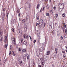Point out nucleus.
I'll return each mask as SVG.
<instances>
[{
  "mask_svg": "<svg viewBox=\"0 0 67 67\" xmlns=\"http://www.w3.org/2000/svg\"><path fill=\"white\" fill-rule=\"evenodd\" d=\"M23 36L24 38H26L28 40L29 39V35H27L26 34H25L23 35Z\"/></svg>",
  "mask_w": 67,
  "mask_h": 67,
  "instance_id": "nucleus-1",
  "label": "nucleus"
},
{
  "mask_svg": "<svg viewBox=\"0 0 67 67\" xmlns=\"http://www.w3.org/2000/svg\"><path fill=\"white\" fill-rule=\"evenodd\" d=\"M41 62L42 63V65H44V64H45V61H44V59H42L41 60Z\"/></svg>",
  "mask_w": 67,
  "mask_h": 67,
  "instance_id": "nucleus-2",
  "label": "nucleus"
},
{
  "mask_svg": "<svg viewBox=\"0 0 67 67\" xmlns=\"http://www.w3.org/2000/svg\"><path fill=\"white\" fill-rule=\"evenodd\" d=\"M24 31L25 33H27V28L25 27L24 28Z\"/></svg>",
  "mask_w": 67,
  "mask_h": 67,
  "instance_id": "nucleus-3",
  "label": "nucleus"
},
{
  "mask_svg": "<svg viewBox=\"0 0 67 67\" xmlns=\"http://www.w3.org/2000/svg\"><path fill=\"white\" fill-rule=\"evenodd\" d=\"M50 54V51H47V52L46 53V55H49Z\"/></svg>",
  "mask_w": 67,
  "mask_h": 67,
  "instance_id": "nucleus-4",
  "label": "nucleus"
},
{
  "mask_svg": "<svg viewBox=\"0 0 67 67\" xmlns=\"http://www.w3.org/2000/svg\"><path fill=\"white\" fill-rule=\"evenodd\" d=\"M2 34H3V31L0 29V37L2 36Z\"/></svg>",
  "mask_w": 67,
  "mask_h": 67,
  "instance_id": "nucleus-5",
  "label": "nucleus"
},
{
  "mask_svg": "<svg viewBox=\"0 0 67 67\" xmlns=\"http://www.w3.org/2000/svg\"><path fill=\"white\" fill-rule=\"evenodd\" d=\"M55 52H56V54H57V53L58 52V50L57 48H55Z\"/></svg>",
  "mask_w": 67,
  "mask_h": 67,
  "instance_id": "nucleus-6",
  "label": "nucleus"
},
{
  "mask_svg": "<svg viewBox=\"0 0 67 67\" xmlns=\"http://www.w3.org/2000/svg\"><path fill=\"white\" fill-rule=\"evenodd\" d=\"M22 63H23V62H22V61H21V60L19 62V65H21V64H22Z\"/></svg>",
  "mask_w": 67,
  "mask_h": 67,
  "instance_id": "nucleus-7",
  "label": "nucleus"
},
{
  "mask_svg": "<svg viewBox=\"0 0 67 67\" xmlns=\"http://www.w3.org/2000/svg\"><path fill=\"white\" fill-rule=\"evenodd\" d=\"M24 44L26 45V44H27V41H24Z\"/></svg>",
  "mask_w": 67,
  "mask_h": 67,
  "instance_id": "nucleus-8",
  "label": "nucleus"
},
{
  "mask_svg": "<svg viewBox=\"0 0 67 67\" xmlns=\"http://www.w3.org/2000/svg\"><path fill=\"white\" fill-rule=\"evenodd\" d=\"M40 4H38L37 6L36 9H38L39 8H40Z\"/></svg>",
  "mask_w": 67,
  "mask_h": 67,
  "instance_id": "nucleus-9",
  "label": "nucleus"
},
{
  "mask_svg": "<svg viewBox=\"0 0 67 67\" xmlns=\"http://www.w3.org/2000/svg\"><path fill=\"white\" fill-rule=\"evenodd\" d=\"M59 32L58 31H57V35L58 36H59L60 34Z\"/></svg>",
  "mask_w": 67,
  "mask_h": 67,
  "instance_id": "nucleus-10",
  "label": "nucleus"
},
{
  "mask_svg": "<svg viewBox=\"0 0 67 67\" xmlns=\"http://www.w3.org/2000/svg\"><path fill=\"white\" fill-rule=\"evenodd\" d=\"M58 9L59 10V11H62V9H61L59 7L58 8Z\"/></svg>",
  "mask_w": 67,
  "mask_h": 67,
  "instance_id": "nucleus-11",
  "label": "nucleus"
},
{
  "mask_svg": "<svg viewBox=\"0 0 67 67\" xmlns=\"http://www.w3.org/2000/svg\"><path fill=\"white\" fill-rule=\"evenodd\" d=\"M50 27H49V29L51 30L52 29V24L50 25Z\"/></svg>",
  "mask_w": 67,
  "mask_h": 67,
  "instance_id": "nucleus-12",
  "label": "nucleus"
},
{
  "mask_svg": "<svg viewBox=\"0 0 67 67\" xmlns=\"http://www.w3.org/2000/svg\"><path fill=\"white\" fill-rule=\"evenodd\" d=\"M39 22H41V23H43V21L42 19H40L39 21Z\"/></svg>",
  "mask_w": 67,
  "mask_h": 67,
  "instance_id": "nucleus-13",
  "label": "nucleus"
},
{
  "mask_svg": "<svg viewBox=\"0 0 67 67\" xmlns=\"http://www.w3.org/2000/svg\"><path fill=\"white\" fill-rule=\"evenodd\" d=\"M36 55L37 56H39L40 55V53H36Z\"/></svg>",
  "mask_w": 67,
  "mask_h": 67,
  "instance_id": "nucleus-14",
  "label": "nucleus"
},
{
  "mask_svg": "<svg viewBox=\"0 0 67 67\" xmlns=\"http://www.w3.org/2000/svg\"><path fill=\"white\" fill-rule=\"evenodd\" d=\"M49 59V57H46V60H48V59Z\"/></svg>",
  "mask_w": 67,
  "mask_h": 67,
  "instance_id": "nucleus-15",
  "label": "nucleus"
},
{
  "mask_svg": "<svg viewBox=\"0 0 67 67\" xmlns=\"http://www.w3.org/2000/svg\"><path fill=\"white\" fill-rule=\"evenodd\" d=\"M47 9H49V5H47Z\"/></svg>",
  "mask_w": 67,
  "mask_h": 67,
  "instance_id": "nucleus-16",
  "label": "nucleus"
},
{
  "mask_svg": "<svg viewBox=\"0 0 67 67\" xmlns=\"http://www.w3.org/2000/svg\"><path fill=\"white\" fill-rule=\"evenodd\" d=\"M13 42H13V44H14V43H15V41L14 40H13Z\"/></svg>",
  "mask_w": 67,
  "mask_h": 67,
  "instance_id": "nucleus-17",
  "label": "nucleus"
},
{
  "mask_svg": "<svg viewBox=\"0 0 67 67\" xmlns=\"http://www.w3.org/2000/svg\"><path fill=\"white\" fill-rule=\"evenodd\" d=\"M46 15L47 16H49V13H46Z\"/></svg>",
  "mask_w": 67,
  "mask_h": 67,
  "instance_id": "nucleus-18",
  "label": "nucleus"
},
{
  "mask_svg": "<svg viewBox=\"0 0 67 67\" xmlns=\"http://www.w3.org/2000/svg\"><path fill=\"white\" fill-rule=\"evenodd\" d=\"M12 53H13V54H16L15 52L14 51H13L12 52Z\"/></svg>",
  "mask_w": 67,
  "mask_h": 67,
  "instance_id": "nucleus-19",
  "label": "nucleus"
},
{
  "mask_svg": "<svg viewBox=\"0 0 67 67\" xmlns=\"http://www.w3.org/2000/svg\"><path fill=\"white\" fill-rule=\"evenodd\" d=\"M22 52H26V50L25 49H23L22 50Z\"/></svg>",
  "mask_w": 67,
  "mask_h": 67,
  "instance_id": "nucleus-20",
  "label": "nucleus"
},
{
  "mask_svg": "<svg viewBox=\"0 0 67 67\" xmlns=\"http://www.w3.org/2000/svg\"><path fill=\"white\" fill-rule=\"evenodd\" d=\"M62 16L63 17H64V16H65V14H63L62 15Z\"/></svg>",
  "mask_w": 67,
  "mask_h": 67,
  "instance_id": "nucleus-21",
  "label": "nucleus"
},
{
  "mask_svg": "<svg viewBox=\"0 0 67 67\" xmlns=\"http://www.w3.org/2000/svg\"><path fill=\"white\" fill-rule=\"evenodd\" d=\"M27 55H28V56H27V59L28 60H29V54H27Z\"/></svg>",
  "mask_w": 67,
  "mask_h": 67,
  "instance_id": "nucleus-22",
  "label": "nucleus"
},
{
  "mask_svg": "<svg viewBox=\"0 0 67 67\" xmlns=\"http://www.w3.org/2000/svg\"><path fill=\"white\" fill-rule=\"evenodd\" d=\"M39 20V18H38V17H37L36 18V20Z\"/></svg>",
  "mask_w": 67,
  "mask_h": 67,
  "instance_id": "nucleus-23",
  "label": "nucleus"
},
{
  "mask_svg": "<svg viewBox=\"0 0 67 67\" xmlns=\"http://www.w3.org/2000/svg\"><path fill=\"white\" fill-rule=\"evenodd\" d=\"M22 22L23 23L24 22H25V19H23V20H22Z\"/></svg>",
  "mask_w": 67,
  "mask_h": 67,
  "instance_id": "nucleus-24",
  "label": "nucleus"
},
{
  "mask_svg": "<svg viewBox=\"0 0 67 67\" xmlns=\"http://www.w3.org/2000/svg\"><path fill=\"white\" fill-rule=\"evenodd\" d=\"M13 38H12V40H14V41H15V37H13Z\"/></svg>",
  "mask_w": 67,
  "mask_h": 67,
  "instance_id": "nucleus-25",
  "label": "nucleus"
},
{
  "mask_svg": "<svg viewBox=\"0 0 67 67\" xmlns=\"http://www.w3.org/2000/svg\"><path fill=\"white\" fill-rule=\"evenodd\" d=\"M36 25L37 26H39V24L38 23H37L36 24Z\"/></svg>",
  "mask_w": 67,
  "mask_h": 67,
  "instance_id": "nucleus-26",
  "label": "nucleus"
},
{
  "mask_svg": "<svg viewBox=\"0 0 67 67\" xmlns=\"http://www.w3.org/2000/svg\"><path fill=\"white\" fill-rule=\"evenodd\" d=\"M13 47H12V46H10V49H12V48Z\"/></svg>",
  "mask_w": 67,
  "mask_h": 67,
  "instance_id": "nucleus-27",
  "label": "nucleus"
},
{
  "mask_svg": "<svg viewBox=\"0 0 67 67\" xmlns=\"http://www.w3.org/2000/svg\"><path fill=\"white\" fill-rule=\"evenodd\" d=\"M66 56V54H64L63 55V58H65V57Z\"/></svg>",
  "mask_w": 67,
  "mask_h": 67,
  "instance_id": "nucleus-28",
  "label": "nucleus"
},
{
  "mask_svg": "<svg viewBox=\"0 0 67 67\" xmlns=\"http://www.w3.org/2000/svg\"><path fill=\"white\" fill-rule=\"evenodd\" d=\"M57 25V23H55V24L54 25L55 26H56Z\"/></svg>",
  "mask_w": 67,
  "mask_h": 67,
  "instance_id": "nucleus-29",
  "label": "nucleus"
},
{
  "mask_svg": "<svg viewBox=\"0 0 67 67\" xmlns=\"http://www.w3.org/2000/svg\"><path fill=\"white\" fill-rule=\"evenodd\" d=\"M53 9L54 10H56V7H53Z\"/></svg>",
  "mask_w": 67,
  "mask_h": 67,
  "instance_id": "nucleus-30",
  "label": "nucleus"
},
{
  "mask_svg": "<svg viewBox=\"0 0 67 67\" xmlns=\"http://www.w3.org/2000/svg\"><path fill=\"white\" fill-rule=\"evenodd\" d=\"M61 40H63V37L62 36H61Z\"/></svg>",
  "mask_w": 67,
  "mask_h": 67,
  "instance_id": "nucleus-31",
  "label": "nucleus"
},
{
  "mask_svg": "<svg viewBox=\"0 0 67 67\" xmlns=\"http://www.w3.org/2000/svg\"><path fill=\"white\" fill-rule=\"evenodd\" d=\"M8 15H9V13H8L7 14V17L8 18Z\"/></svg>",
  "mask_w": 67,
  "mask_h": 67,
  "instance_id": "nucleus-32",
  "label": "nucleus"
},
{
  "mask_svg": "<svg viewBox=\"0 0 67 67\" xmlns=\"http://www.w3.org/2000/svg\"><path fill=\"white\" fill-rule=\"evenodd\" d=\"M2 37H1V39H0V41H2Z\"/></svg>",
  "mask_w": 67,
  "mask_h": 67,
  "instance_id": "nucleus-33",
  "label": "nucleus"
},
{
  "mask_svg": "<svg viewBox=\"0 0 67 67\" xmlns=\"http://www.w3.org/2000/svg\"><path fill=\"white\" fill-rule=\"evenodd\" d=\"M50 13H53V12H52V10H50Z\"/></svg>",
  "mask_w": 67,
  "mask_h": 67,
  "instance_id": "nucleus-34",
  "label": "nucleus"
},
{
  "mask_svg": "<svg viewBox=\"0 0 67 67\" xmlns=\"http://www.w3.org/2000/svg\"><path fill=\"white\" fill-rule=\"evenodd\" d=\"M12 31H13V32H14V29L12 28Z\"/></svg>",
  "mask_w": 67,
  "mask_h": 67,
  "instance_id": "nucleus-35",
  "label": "nucleus"
},
{
  "mask_svg": "<svg viewBox=\"0 0 67 67\" xmlns=\"http://www.w3.org/2000/svg\"><path fill=\"white\" fill-rule=\"evenodd\" d=\"M41 51H44V49H43V48L42 47L41 48Z\"/></svg>",
  "mask_w": 67,
  "mask_h": 67,
  "instance_id": "nucleus-36",
  "label": "nucleus"
},
{
  "mask_svg": "<svg viewBox=\"0 0 67 67\" xmlns=\"http://www.w3.org/2000/svg\"><path fill=\"white\" fill-rule=\"evenodd\" d=\"M11 51H10L9 52V55H10L11 54Z\"/></svg>",
  "mask_w": 67,
  "mask_h": 67,
  "instance_id": "nucleus-37",
  "label": "nucleus"
},
{
  "mask_svg": "<svg viewBox=\"0 0 67 67\" xmlns=\"http://www.w3.org/2000/svg\"><path fill=\"white\" fill-rule=\"evenodd\" d=\"M34 65H35V63L34 62L33 63V66H34Z\"/></svg>",
  "mask_w": 67,
  "mask_h": 67,
  "instance_id": "nucleus-38",
  "label": "nucleus"
},
{
  "mask_svg": "<svg viewBox=\"0 0 67 67\" xmlns=\"http://www.w3.org/2000/svg\"><path fill=\"white\" fill-rule=\"evenodd\" d=\"M38 67H42V65H39L38 66Z\"/></svg>",
  "mask_w": 67,
  "mask_h": 67,
  "instance_id": "nucleus-39",
  "label": "nucleus"
},
{
  "mask_svg": "<svg viewBox=\"0 0 67 67\" xmlns=\"http://www.w3.org/2000/svg\"><path fill=\"white\" fill-rule=\"evenodd\" d=\"M20 49H21V48H19V51H21Z\"/></svg>",
  "mask_w": 67,
  "mask_h": 67,
  "instance_id": "nucleus-40",
  "label": "nucleus"
},
{
  "mask_svg": "<svg viewBox=\"0 0 67 67\" xmlns=\"http://www.w3.org/2000/svg\"><path fill=\"white\" fill-rule=\"evenodd\" d=\"M35 42H36V40H35L34 41V43H35Z\"/></svg>",
  "mask_w": 67,
  "mask_h": 67,
  "instance_id": "nucleus-41",
  "label": "nucleus"
},
{
  "mask_svg": "<svg viewBox=\"0 0 67 67\" xmlns=\"http://www.w3.org/2000/svg\"><path fill=\"white\" fill-rule=\"evenodd\" d=\"M62 53H63V54H65V51H62Z\"/></svg>",
  "mask_w": 67,
  "mask_h": 67,
  "instance_id": "nucleus-42",
  "label": "nucleus"
},
{
  "mask_svg": "<svg viewBox=\"0 0 67 67\" xmlns=\"http://www.w3.org/2000/svg\"><path fill=\"white\" fill-rule=\"evenodd\" d=\"M43 23H41V24L40 25L41 26H40V27H42V26L43 25Z\"/></svg>",
  "mask_w": 67,
  "mask_h": 67,
  "instance_id": "nucleus-43",
  "label": "nucleus"
},
{
  "mask_svg": "<svg viewBox=\"0 0 67 67\" xmlns=\"http://www.w3.org/2000/svg\"><path fill=\"white\" fill-rule=\"evenodd\" d=\"M44 9H45V7H44L42 9V11H44Z\"/></svg>",
  "mask_w": 67,
  "mask_h": 67,
  "instance_id": "nucleus-44",
  "label": "nucleus"
},
{
  "mask_svg": "<svg viewBox=\"0 0 67 67\" xmlns=\"http://www.w3.org/2000/svg\"><path fill=\"white\" fill-rule=\"evenodd\" d=\"M53 57H55V58H56V55L55 54L54 55V56H53Z\"/></svg>",
  "mask_w": 67,
  "mask_h": 67,
  "instance_id": "nucleus-45",
  "label": "nucleus"
},
{
  "mask_svg": "<svg viewBox=\"0 0 67 67\" xmlns=\"http://www.w3.org/2000/svg\"><path fill=\"white\" fill-rule=\"evenodd\" d=\"M3 11H5V8H4L3 9Z\"/></svg>",
  "mask_w": 67,
  "mask_h": 67,
  "instance_id": "nucleus-46",
  "label": "nucleus"
},
{
  "mask_svg": "<svg viewBox=\"0 0 67 67\" xmlns=\"http://www.w3.org/2000/svg\"><path fill=\"white\" fill-rule=\"evenodd\" d=\"M42 9H43L42 8H41V9L40 10V12H42Z\"/></svg>",
  "mask_w": 67,
  "mask_h": 67,
  "instance_id": "nucleus-47",
  "label": "nucleus"
},
{
  "mask_svg": "<svg viewBox=\"0 0 67 67\" xmlns=\"http://www.w3.org/2000/svg\"><path fill=\"white\" fill-rule=\"evenodd\" d=\"M5 48H7V44H5Z\"/></svg>",
  "mask_w": 67,
  "mask_h": 67,
  "instance_id": "nucleus-48",
  "label": "nucleus"
},
{
  "mask_svg": "<svg viewBox=\"0 0 67 67\" xmlns=\"http://www.w3.org/2000/svg\"><path fill=\"white\" fill-rule=\"evenodd\" d=\"M56 14V17L57 18V17L58 16V14Z\"/></svg>",
  "mask_w": 67,
  "mask_h": 67,
  "instance_id": "nucleus-49",
  "label": "nucleus"
},
{
  "mask_svg": "<svg viewBox=\"0 0 67 67\" xmlns=\"http://www.w3.org/2000/svg\"><path fill=\"white\" fill-rule=\"evenodd\" d=\"M65 33H67V30L65 29Z\"/></svg>",
  "mask_w": 67,
  "mask_h": 67,
  "instance_id": "nucleus-50",
  "label": "nucleus"
},
{
  "mask_svg": "<svg viewBox=\"0 0 67 67\" xmlns=\"http://www.w3.org/2000/svg\"><path fill=\"white\" fill-rule=\"evenodd\" d=\"M15 55H16V54H12V55H13V56H15Z\"/></svg>",
  "mask_w": 67,
  "mask_h": 67,
  "instance_id": "nucleus-51",
  "label": "nucleus"
},
{
  "mask_svg": "<svg viewBox=\"0 0 67 67\" xmlns=\"http://www.w3.org/2000/svg\"><path fill=\"white\" fill-rule=\"evenodd\" d=\"M27 19H27H28V17L27 16V18H26Z\"/></svg>",
  "mask_w": 67,
  "mask_h": 67,
  "instance_id": "nucleus-52",
  "label": "nucleus"
},
{
  "mask_svg": "<svg viewBox=\"0 0 67 67\" xmlns=\"http://www.w3.org/2000/svg\"><path fill=\"white\" fill-rule=\"evenodd\" d=\"M64 66H65V65H62L61 66L62 67H64Z\"/></svg>",
  "mask_w": 67,
  "mask_h": 67,
  "instance_id": "nucleus-53",
  "label": "nucleus"
},
{
  "mask_svg": "<svg viewBox=\"0 0 67 67\" xmlns=\"http://www.w3.org/2000/svg\"><path fill=\"white\" fill-rule=\"evenodd\" d=\"M59 4L60 5H63V4H62V3H59Z\"/></svg>",
  "mask_w": 67,
  "mask_h": 67,
  "instance_id": "nucleus-54",
  "label": "nucleus"
},
{
  "mask_svg": "<svg viewBox=\"0 0 67 67\" xmlns=\"http://www.w3.org/2000/svg\"><path fill=\"white\" fill-rule=\"evenodd\" d=\"M60 27V25H59V26H58V28H59Z\"/></svg>",
  "mask_w": 67,
  "mask_h": 67,
  "instance_id": "nucleus-55",
  "label": "nucleus"
},
{
  "mask_svg": "<svg viewBox=\"0 0 67 67\" xmlns=\"http://www.w3.org/2000/svg\"><path fill=\"white\" fill-rule=\"evenodd\" d=\"M20 14H18V16H20Z\"/></svg>",
  "mask_w": 67,
  "mask_h": 67,
  "instance_id": "nucleus-56",
  "label": "nucleus"
},
{
  "mask_svg": "<svg viewBox=\"0 0 67 67\" xmlns=\"http://www.w3.org/2000/svg\"><path fill=\"white\" fill-rule=\"evenodd\" d=\"M4 42H5V43H6V42H7V40H5Z\"/></svg>",
  "mask_w": 67,
  "mask_h": 67,
  "instance_id": "nucleus-57",
  "label": "nucleus"
},
{
  "mask_svg": "<svg viewBox=\"0 0 67 67\" xmlns=\"http://www.w3.org/2000/svg\"><path fill=\"white\" fill-rule=\"evenodd\" d=\"M39 24H42V23H41V22H40Z\"/></svg>",
  "mask_w": 67,
  "mask_h": 67,
  "instance_id": "nucleus-58",
  "label": "nucleus"
},
{
  "mask_svg": "<svg viewBox=\"0 0 67 67\" xmlns=\"http://www.w3.org/2000/svg\"><path fill=\"white\" fill-rule=\"evenodd\" d=\"M17 13H18V12H19V10H17Z\"/></svg>",
  "mask_w": 67,
  "mask_h": 67,
  "instance_id": "nucleus-59",
  "label": "nucleus"
},
{
  "mask_svg": "<svg viewBox=\"0 0 67 67\" xmlns=\"http://www.w3.org/2000/svg\"><path fill=\"white\" fill-rule=\"evenodd\" d=\"M63 31L64 33H65V31H64V29L63 30Z\"/></svg>",
  "mask_w": 67,
  "mask_h": 67,
  "instance_id": "nucleus-60",
  "label": "nucleus"
},
{
  "mask_svg": "<svg viewBox=\"0 0 67 67\" xmlns=\"http://www.w3.org/2000/svg\"><path fill=\"white\" fill-rule=\"evenodd\" d=\"M5 40H7V37H5Z\"/></svg>",
  "mask_w": 67,
  "mask_h": 67,
  "instance_id": "nucleus-61",
  "label": "nucleus"
},
{
  "mask_svg": "<svg viewBox=\"0 0 67 67\" xmlns=\"http://www.w3.org/2000/svg\"><path fill=\"white\" fill-rule=\"evenodd\" d=\"M7 59H5V61H6V62L7 60Z\"/></svg>",
  "mask_w": 67,
  "mask_h": 67,
  "instance_id": "nucleus-62",
  "label": "nucleus"
},
{
  "mask_svg": "<svg viewBox=\"0 0 67 67\" xmlns=\"http://www.w3.org/2000/svg\"><path fill=\"white\" fill-rule=\"evenodd\" d=\"M44 1H47V0H44Z\"/></svg>",
  "mask_w": 67,
  "mask_h": 67,
  "instance_id": "nucleus-63",
  "label": "nucleus"
},
{
  "mask_svg": "<svg viewBox=\"0 0 67 67\" xmlns=\"http://www.w3.org/2000/svg\"><path fill=\"white\" fill-rule=\"evenodd\" d=\"M65 48L67 49V46H65Z\"/></svg>",
  "mask_w": 67,
  "mask_h": 67,
  "instance_id": "nucleus-64",
  "label": "nucleus"
}]
</instances>
